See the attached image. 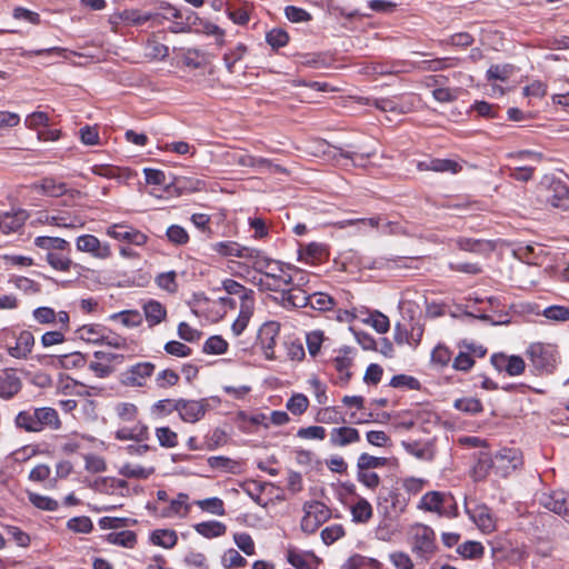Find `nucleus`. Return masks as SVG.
I'll list each match as a JSON object with an SVG mask.
<instances>
[{
	"label": "nucleus",
	"mask_w": 569,
	"mask_h": 569,
	"mask_svg": "<svg viewBox=\"0 0 569 569\" xmlns=\"http://www.w3.org/2000/svg\"><path fill=\"white\" fill-rule=\"evenodd\" d=\"M390 386L393 388H406L409 390H419L421 385L420 381L412 377L407 375H396L390 380Z\"/></svg>",
	"instance_id": "obj_62"
},
{
	"label": "nucleus",
	"mask_w": 569,
	"mask_h": 569,
	"mask_svg": "<svg viewBox=\"0 0 569 569\" xmlns=\"http://www.w3.org/2000/svg\"><path fill=\"white\" fill-rule=\"evenodd\" d=\"M28 218L29 213L24 209L2 212L0 213V229L6 234L17 232L23 227Z\"/></svg>",
	"instance_id": "obj_20"
},
{
	"label": "nucleus",
	"mask_w": 569,
	"mask_h": 569,
	"mask_svg": "<svg viewBox=\"0 0 569 569\" xmlns=\"http://www.w3.org/2000/svg\"><path fill=\"white\" fill-rule=\"evenodd\" d=\"M33 346V335L29 330H22L17 337L16 345L8 348V353L17 359H27Z\"/></svg>",
	"instance_id": "obj_24"
},
{
	"label": "nucleus",
	"mask_w": 569,
	"mask_h": 569,
	"mask_svg": "<svg viewBox=\"0 0 569 569\" xmlns=\"http://www.w3.org/2000/svg\"><path fill=\"white\" fill-rule=\"evenodd\" d=\"M459 59L452 57L437 58L428 61H423V69L428 71H440L448 68H453L458 64Z\"/></svg>",
	"instance_id": "obj_57"
},
{
	"label": "nucleus",
	"mask_w": 569,
	"mask_h": 569,
	"mask_svg": "<svg viewBox=\"0 0 569 569\" xmlns=\"http://www.w3.org/2000/svg\"><path fill=\"white\" fill-rule=\"evenodd\" d=\"M108 541L126 548H132L137 542V535L131 530L111 532L108 535Z\"/></svg>",
	"instance_id": "obj_52"
},
{
	"label": "nucleus",
	"mask_w": 569,
	"mask_h": 569,
	"mask_svg": "<svg viewBox=\"0 0 569 569\" xmlns=\"http://www.w3.org/2000/svg\"><path fill=\"white\" fill-rule=\"evenodd\" d=\"M150 540L156 546L170 549L177 545L178 536L177 532L171 529H157L151 532Z\"/></svg>",
	"instance_id": "obj_36"
},
{
	"label": "nucleus",
	"mask_w": 569,
	"mask_h": 569,
	"mask_svg": "<svg viewBox=\"0 0 569 569\" xmlns=\"http://www.w3.org/2000/svg\"><path fill=\"white\" fill-rule=\"evenodd\" d=\"M540 505L559 515L567 523H569V493L562 490H556L550 493H542Z\"/></svg>",
	"instance_id": "obj_15"
},
{
	"label": "nucleus",
	"mask_w": 569,
	"mask_h": 569,
	"mask_svg": "<svg viewBox=\"0 0 569 569\" xmlns=\"http://www.w3.org/2000/svg\"><path fill=\"white\" fill-rule=\"evenodd\" d=\"M32 187L49 197H61L68 193L67 184L64 182H58L53 178H43L39 183H34Z\"/></svg>",
	"instance_id": "obj_33"
},
{
	"label": "nucleus",
	"mask_w": 569,
	"mask_h": 569,
	"mask_svg": "<svg viewBox=\"0 0 569 569\" xmlns=\"http://www.w3.org/2000/svg\"><path fill=\"white\" fill-rule=\"evenodd\" d=\"M228 349V342L221 336H211L203 345V352L209 355H223Z\"/></svg>",
	"instance_id": "obj_59"
},
{
	"label": "nucleus",
	"mask_w": 569,
	"mask_h": 569,
	"mask_svg": "<svg viewBox=\"0 0 569 569\" xmlns=\"http://www.w3.org/2000/svg\"><path fill=\"white\" fill-rule=\"evenodd\" d=\"M457 247L462 251L473 253H485L493 250V246L489 240L473 239L468 237H458L456 239Z\"/></svg>",
	"instance_id": "obj_31"
},
{
	"label": "nucleus",
	"mask_w": 569,
	"mask_h": 569,
	"mask_svg": "<svg viewBox=\"0 0 569 569\" xmlns=\"http://www.w3.org/2000/svg\"><path fill=\"white\" fill-rule=\"evenodd\" d=\"M372 507L365 498H359L351 507L352 521L356 523H367L372 518Z\"/></svg>",
	"instance_id": "obj_38"
},
{
	"label": "nucleus",
	"mask_w": 569,
	"mask_h": 569,
	"mask_svg": "<svg viewBox=\"0 0 569 569\" xmlns=\"http://www.w3.org/2000/svg\"><path fill=\"white\" fill-rule=\"evenodd\" d=\"M156 437L159 445L163 448H174L178 446V433L169 427L156 428Z\"/></svg>",
	"instance_id": "obj_55"
},
{
	"label": "nucleus",
	"mask_w": 569,
	"mask_h": 569,
	"mask_svg": "<svg viewBox=\"0 0 569 569\" xmlns=\"http://www.w3.org/2000/svg\"><path fill=\"white\" fill-rule=\"evenodd\" d=\"M476 361L465 349H459L458 355L452 359V368L457 371L469 372Z\"/></svg>",
	"instance_id": "obj_58"
},
{
	"label": "nucleus",
	"mask_w": 569,
	"mask_h": 569,
	"mask_svg": "<svg viewBox=\"0 0 569 569\" xmlns=\"http://www.w3.org/2000/svg\"><path fill=\"white\" fill-rule=\"evenodd\" d=\"M142 310L150 328L160 325L167 318V309L158 300H148L143 303Z\"/></svg>",
	"instance_id": "obj_27"
},
{
	"label": "nucleus",
	"mask_w": 569,
	"mask_h": 569,
	"mask_svg": "<svg viewBox=\"0 0 569 569\" xmlns=\"http://www.w3.org/2000/svg\"><path fill=\"white\" fill-rule=\"evenodd\" d=\"M119 19L130 26L140 27L151 21L153 27L161 26L167 17L160 12L126 9L119 13Z\"/></svg>",
	"instance_id": "obj_17"
},
{
	"label": "nucleus",
	"mask_w": 569,
	"mask_h": 569,
	"mask_svg": "<svg viewBox=\"0 0 569 569\" xmlns=\"http://www.w3.org/2000/svg\"><path fill=\"white\" fill-rule=\"evenodd\" d=\"M212 250L222 257H238L241 258L243 246L236 241L227 240L216 242L211 246Z\"/></svg>",
	"instance_id": "obj_42"
},
{
	"label": "nucleus",
	"mask_w": 569,
	"mask_h": 569,
	"mask_svg": "<svg viewBox=\"0 0 569 569\" xmlns=\"http://www.w3.org/2000/svg\"><path fill=\"white\" fill-rule=\"evenodd\" d=\"M156 366L152 362H138L128 368L121 376V382L127 387H144L153 375Z\"/></svg>",
	"instance_id": "obj_13"
},
{
	"label": "nucleus",
	"mask_w": 569,
	"mask_h": 569,
	"mask_svg": "<svg viewBox=\"0 0 569 569\" xmlns=\"http://www.w3.org/2000/svg\"><path fill=\"white\" fill-rule=\"evenodd\" d=\"M492 367L498 371H505L507 375L515 377L521 375L526 369V362L520 356H507L498 352L490 358Z\"/></svg>",
	"instance_id": "obj_18"
},
{
	"label": "nucleus",
	"mask_w": 569,
	"mask_h": 569,
	"mask_svg": "<svg viewBox=\"0 0 569 569\" xmlns=\"http://www.w3.org/2000/svg\"><path fill=\"white\" fill-rule=\"evenodd\" d=\"M401 445L409 455L416 457L417 459L425 461H432L435 459L436 450L433 443L430 441H402Z\"/></svg>",
	"instance_id": "obj_25"
},
{
	"label": "nucleus",
	"mask_w": 569,
	"mask_h": 569,
	"mask_svg": "<svg viewBox=\"0 0 569 569\" xmlns=\"http://www.w3.org/2000/svg\"><path fill=\"white\" fill-rule=\"evenodd\" d=\"M457 552L466 559H479L485 553L483 546L478 541H466L458 546Z\"/></svg>",
	"instance_id": "obj_46"
},
{
	"label": "nucleus",
	"mask_w": 569,
	"mask_h": 569,
	"mask_svg": "<svg viewBox=\"0 0 569 569\" xmlns=\"http://www.w3.org/2000/svg\"><path fill=\"white\" fill-rule=\"evenodd\" d=\"M309 407V399L303 393H293L287 401L286 408L293 416L303 415Z\"/></svg>",
	"instance_id": "obj_49"
},
{
	"label": "nucleus",
	"mask_w": 569,
	"mask_h": 569,
	"mask_svg": "<svg viewBox=\"0 0 569 569\" xmlns=\"http://www.w3.org/2000/svg\"><path fill=\"white\" fill-rule=\"evenodd\" d=\"M306 300L303 308H310L320 312L330 311L336 306V300L331 296L317 290L309 292V297Z\"/></svg>",
	"instance_id": "obj_28"
},
{
	"label": "nucleus",
	"mask_w": 569,
	"mask_h": 569,
	"mask_svg": "<svg viewBox=\"0 0 569 569\" xmlns=\"http://www.w3.org/2000/svg\"><path fill=\"white\" fill-rule=\"evenodd\" d=\"M543 191V198L551 207L568 209L569 208V184L557 177L546 176L540 183Z\"/></svg>",
	"instance_id": "obj_7"
},
{
	"label": "nucleus",
	"mask_w": 569,
	"mask_h": 569,
	"mask_svg": "<svg viewBox=\"0 0 569 569\" xmlns=\"http://www.w3.org/2000/svg\"><path fill=\"white\" fill-rule=\"evenodd\" d=\"M180 376L172 369H164L158 372L154 382L159 389H168L178 385Z\"/></svg>",
	"instance_id": "obj_54"
},
{
	"label": "nucleus",
	"mask_w": 569,
	"mask_h": 569,
	"mask_svg": "<svg viewBox=\"0 0 569 569\" xmlns=\"http://www.w3.org/2000/svg\"><path fill=\"white\" fill-rule=\"evenodd\" d=\"M154 472V468H144L141 466H134L131 463L123 465L119 473L127 478H134V479H147Z\"/></svg>",
	"instance_id": "obj_48"
},
{
	"label": "nucleus",
	"mask_w": 569,
	"mask_h": 569,
	"mask_svg": "<svg viewBox=\"0 0 569 569\" xmlns=\"http://www.w3.org/2000/svg\"><path fill=\"white\" fill-rule=\"evenodd\" d=\"M76 247L78 251L90 253L98 259H108L112 254L109 243H101L93 234H82L78 237Z\"/></svg>",
	"instance_id": "obj_19"
},
{
	"label": "nucleus",
	"mask_w": 569,
	"mask_h": 569,
	"mask_svg": "<svg viewBox=\"0 0 569 569\" xmlns=\"http://www.w3.org/2000/svg\"><path fill=\"white\" fill-rule=\"evenodd\" d=\"M28 499L36 508L41 509V510L54 511L59 507V503L57 500H54L48 496H42V495H39L36 492H28Z\"/></svg>",
	"instance_id": "obj_53"
},
{
	"label": "nucleus",
	"mask_w": 569,
	"mask_h": 569,
	"mask_svg": "<svg viewBox=\"0 0 569 569\" xmlns=\"http://www.w3.org/2000/svg\"><path fill=\"white\" fill-rule=\"evenodd\" d=\"M116 415L121 422H136L132 427H120L114 432V438L120 441L133 440L143 442L149 440V428L146 423L137 420L139 409L134 403L119 402L114 408Z\"/></svg>",
	"instance_id": "obj_3"
},
{
	"label": "nucleus",
	"mask_w": 569,
	"mask_h": 569,
	"mask_svg": "<svg viewBox=\"0 0 569 569\" xmlns=\"http://www.w3.org/2000/svg\"><path fill=\"white\" fill-rule=\"evenodd\" d=\"M106 233L120 242L138 247L144 246L148 241L146 233L126 223H113L107 228Z\"/></svg>",
	"instance_id": "obj_12"
},
{
	"label": "nucleus",
	"mask_w": 569,
	"mask_h": 569,
	"mask_svg": "<svg viewBox=\"0 0 569 569\" xmlns=\"http://www.w3.org/2000/svg\"><path fill=\"white\" fill-rule=\"evenodd\" d=\"M417 168L420 171H436V172H450V173H458L462 170V166L452 159H429L425 161H419L417 164Z\"/></svg>",
	"instance_id": "obj_23"
},
{
	"label": "nucleus",
	"mask_w": 569,
	"mask_h": 569,
	"mask_svg": "<svg viewBox=\"0 0 569 569\" xmlns=\"http://www.w3.org/2000/svg\"><path fill=\"white\" fill-rule=\"evenodd\" d=\"M412 552L420 559L429 561L437 551L436 533L427 525L417 523L411 528Z\"/></svg>",
	"instance_id": "obj_6"
},
{
	"label": "nucleus",
	"mask_w": 569,
	"mask_h": 569,
	"mask_svg": "<svg viewBox=\"0 0 569 569\" xmlns=\"http://www.w3.org/2000/svg\"><path fill=\"white\" fill-rule=\"evenodd\" d=\"M266 41L272 50H279L289 42V34L281 28H273L266 33Z\"/></svg>",
	"instance_id": "obj_50"
},
{
	"label": "nucleus",
	"mask_w": 569,
	"mask_h": 569,
	"mask_svg": "<svg viewBox=\"0 0 569 569\" xmlns=\"http://www.w3.org/2000/svg\"><path fill=\"white\" fill-rule=\"evenodd\" d=\"M166 236L168 240L174 246H184L189 241V234L187 230L179 224L170 226L166 231Z\"/></svg>",
	"instance_id": "obj_60"
},
{
	"label": "nucleus",
	"mask_w": 569,
	"mask_h": 569,
	"mask_svg": "<svg viewBox=\"0 0 569 569\" xmlns=\"http://www.w3.org/2000/svg\"><path fill=\"white\" fill-rule=\"evenodd\" d=\"M46 261L51 268L58 271H69L72 266H76L68 254L63 251H49L46 256Z\"/></svg>",
	"instance_id": "obj_39"
},
{
	"label": "nucleus",
	"mask_w": 569,
	"mask_h": 569,
	"mask_svg": "<svg viewBox=\"0 0 569 569\" xmlns=\"http://www.w3.org/2000/svg\"><path fill=\"white\" fill-rule=\"evenodd\" d=\"M34 244L49 251H70V243L59 237L41 236L34 239Z\"/></svg>",
	"instance_id": "obj_37"
},
{
	"label": "nucleus",
	"mask_w": 569,
	"mask_h": 569,
	"mask_svg": "<svg viewBox=\"0 0 569 569\" xmlns=\"http://www.w3.org/2000/svg\"><path fill=\"white\" fill-rule=\"evenodd\" d=\"M94 488L96 490L107 495H113L118 489L126 490V492H120L122 497L127 496L129 490L128 482L126 480L113 477H103L98 479L94 482Z\"/></svg>",
	"instance_id": "obj_32"
},
{
	"label": "nucleus",
	"mask_w": 569,
	"mask_h": 569,
	"mask_svg": "<svg viewBox=\"0 0 569 569\" xmlns=\"http://www.w3.org/2000/svg\"><path fill=\"white\" fill-rule=\"evenodd\" d=\"M280 333V326L276 321L264 322L257 336V343L262 349L264 357L269 360L274 359L276 340Z\"/></svg>",
	"instance_id": "obj_16"
},
{
	"label": "nucleus",
	"mask_w": 569,
	"mask_h": 569,
	"mask_svg": "<svg viewBox=\"0 0 569 569\" xmlns=\"http://www.w3.org/2000/svg\"><path fill=\"white\" fill-rule=\"evenodd\" d=\"M453 407L468 415H477L483 410L481 401L473 397L456 399Z\"/></svg>",
	"instance_id": "obj_47"
},
{
	"label": "nucleus",
	"mask_w": 569,
	"mask_h": 569,
	"mask_svg": "<svg viewBox=\"0 0 569 569\" xmlns=\"http://www.w3.org/2000/svg\"><path fill=\"white\" fill-rule=\"evenodd\" d=\"M111 320L119 319L124 327L134 328L142 323V316L138 310H122L120 312L112 313Z\"/></svg>",
	"instance_id": "obj_45"
},
{
	"label": "nucleus",
	"mask_w": 569,
	"mask_h": 569,
	"mask_svg": "<svg viewBox=\"0 0 569 569\" xmlns=\"http://www.w3.org/2000/svg\"><path fill=\"white\" fill-rule=\"evenodd\" d=\"M241 259H246L251 262L252 268L259 273L264 269H269L274 261L273 259L266 256L262 250L244 246L242 249Z\"/></svg>",
	"instance_id": "obj_26"
},
{
	"label": "nucleus",
	"mask_w": 569,
	"mask_h": 569,
	"mask_svg": "<svg viewBox=\"0 0 569 569\" xmlns=\"http://www.w3.org/2000/svg\"><path fill=\"white\" fill-rule=\"evenodd\" d=\"M203 511H207L212 515L223 516L226 513L224 503L218 497L207 498L203 500H198L196 502Z\"/></svg>",
	"instance_id": "obj_61"
},
{
	"label": "nucleus",
	"mask_w": 569,
	"mask_h": 569,
	"mask_svg": "<svg viewBox=\"0 0 569 569\" xmlns=\"http://www.w3.org/2000/svg\"><path fill=\"white\" fill-rule=\"evenodd\" d=\"M9 282L26 295H37L41 291L40 283L23 276H12Z\"/></svg>",
	"instance_id": "obj_43"
},
{
	"label": "nucleus",
	"mask_w": 569,
	"mask_h": 569,
	"mask_svg": "<svg viewBox=\"0 0 569 569\" xmlns=\"http://www.w3.org/2000/svg\"><path fill=\"white\" fill-rule=\"evenodd\" d=\"M406 507L407 501L397 489L380 491L377 508L385 517L397 516L403 512Z\"/></svg>",
	"instance_id": "obj_11"
},
{
	"label": "nucleus",
	"mask_w": 569,
	"mask_h": 569,
	"mask_svg": "<svg viewBox=\"0 0 569 569\" xmlns=\"http://www.w3.org/2000/svg\"><path fill=\"white\" fill-rule=\"evenodd\" d=\"M388 458L361 453L357 461V469H377L387 466Z\"/></svg>",
	"instance_id": "obj_56"
},
{
	"label": "nucleus",
	"mask_w": 569,
	"mask_h": 569,
	"mask_svg": "<svg viewBox=\"0 0 569 569\" xmlns=\"http://www.w3.org/2000/svg\"><path fill=\"white\" fill-rule=\"evenodd\" d=\"M22 382L13 369H4L0 375V398L9 400L20 392Z\"/></svg>",
	"instance_id": "obj_21"
},
{
	"label": "nucleus",
	"mask_w": 569,
	"mask_h": 569,
	"mask_svg": "<svg viewBox=\"0 0 569 569\" xmlns=\"http://www.w3.org/2000/svg\"><path fill=\"white\" fill-rule=\"evenodd\" d=\"M289 283L282 298L276 300L286 309L303 308L309 292L315 290L312 286L311 274L302 269L288 264Z\"/></svg>",
	"instance_id": "obj_1"
},
{
	"label": "nucleus",
	"mask_w": 569,
	"mask_h": 569,
	"mask_svg": "<svg viewBox=\"0 0 569 569\" xmlns=\"http://www.w3.org/2000/svg\"><path fill=\"white\" fill-rule=\"evenodd\" d=\"M209 409V400L206 398L200 400L178 399L177 412L179 418L187 423H196L200 421Z\"/></svg>",
	"instance_id": "obj_10"
},
{
	"label": "nucleus",
	"mask_w": 569,
	"mask_h": 569,
	"mask_svg": "<svg viewBox=\"0 0 569 569\" xmlns=\"http://www.w3.org/2000/svg\"><path fill=\"white\" fill-rule=\"evenodd\" d=\"M156 283L160 289L169 293H176L179 288L177 282V272L171 270L168 272L159 273L156 277Z\"/></svg>",
	"instance_id": "obj_51"
},
{
	"label": "nucleus",
	"mask_w": 569,
	"mask_h": 569,
	"mask_svg": "<svg viewBox=\"0 0 569 569\" xmlns=\"http://www.w3.org/2000/svg\"><path fill=\"white\" fill-rule=\"evenodd\" d=\"M452 360V352L450 349L443 345H438L431 352V361L433 365L439 366L441 368L449 365Z\"/></svg>",
	"instance_id": "obj_63"
},
{
	"label": "nucleus",
	"mask_w": 569,
	"mask_h": 569,
	"mask_svg": "<svg viewBox=\"0 0 569 569\" xmlns=\"http://www.w3.org/2000/svg\"><path fill=\"white\" fill-rule=\"evenodd\" d=\"M352 365V359L348 356H337L333 359V366L335 369L339 372V379L337 383L341 386L348 385V382L351 379V372L349 371L350 367Z\"/></svg>",
	"instance_id": "obj_40"
},
{
	"label": "nucleus",
	"mask_w": 569,
	"mask_h": 569,
	"mask_svg": "<svg viewBox=\"0 0 569 569\" xmlns=\"http://www.w3.org/2000/svg\"><path fill=\"white\" fill-rule=\"evenodd\" d=\"M465 510L483 533H491L496 530V519L488 506L476 501H466Z\"/></svg>",
	"instance_id": "obj_9"
},
{
	"label": "nucleus",
	"mask_w": 569,
	"mask_h": 569,
	"mask_svg": "<svg viewBox=\"0 0 569 569\" xmlns=\"http://www.w3.org/2000/svg\"><path fill=\"white\" fill-rule=\"evenodd\" d=\"M360 433L353 427H336L330 431L329 442L332 447H346L360 441Z\"/></svg>",
	"instance_id": "obj_22"
},
{
	"label": "nucleus",
	"mask_w": 569,
	"mask_h": 569,
	"mask_svg": "<svg viewBox=\"0 0 569 569\" xmlns=\"http://www.w3.org/2000/svg\"><path fill=\"white\" fill-rule=\"evenodd\" d=\"M260 274L254 282L259 290L278 292L279 298H282L290 280L288 264L274 260L272 266L261 271Z\"/></svg>",
	"instance_id": "obj_5"
},
{
	"label": "nucleus",
	"mask_w": 569,
	"mask_h": 569,
	"mask_svg": "<svg viewBox=\"0 0 569 569\" xmlns=\"http://www.w3.org/2000/svg\"><path fill=\"white\" fill-rule=\"evenodd\" d=\"M527 356L539 375L553 373L559 360L557 347L550 343H531L527 349Z\"/></svg>",
	"instance_id": "obj_4"
},
{
	"label": "nucleus",
	"mask_w": 569,
	"mask_h": 569,
	"mask_svg": "<svg viewBox=\"0 0 569 569\" xmlns=\"http://www.w3.org/2000/svg\"><path fill=\"white\" fill-rule=\"evenodd\" d=\"M303 517L301 519V530L306 533H315L325 522L331 518V510L323 502L310 500L303 503Z\"/></svg>",
	"instance_id": "obj_8"
},
{
	"label": "nucleus",
	"mask_w": 569,
	"mask_h": 569,
	"mask_svg": "<svg viewBox=\"0 0 569 569\" xmlns=\"http://www.w3.org/2000/svg\"><path fill=\"white\" fill-rule=\"evenodd\" d=\"M188 499L189 496L187 493H178L177 498L172 499L170 505L162 510L161 516L164 518H170L173 516H186L190 509Z\"/></svg>",
	"instance_id": "obj_34"
},
{
	"label": "nucleus",
	"mask_w": 569,
	"mask_h": 569,
	"mask_svg": "<svg viewBox=\"0 0 569 569\" xmlns=\"http://www.w3.org/2000/svg\"><path fill=\"white\" fill-rule=\"evenodd\" d=\"M79 339L93 343L102 345L103 335L107 333V327L99 323L84 325L76 331Z\"/></svg>",
	"instance_id": "obj_29"
},
{
	"label": "nucleus",
	"mask_w": 569,
	"mask_h": 569,
	"mask_svg": "<svg viewBox=\"0 0 569 569\" xmlns=\"http://www.w3.org/2000/svg\"><path fill=\"white\" fill-rule=\"evenodd\" d=\"M177 408L178 399H161L151 406L150 412L154 418L160 419L177 411Z\"/></svg>",
	"instance_id": "obj_41"
},
{
	"label": "nucleus",
	"mask_w": 569,
	"mask_h": 569,
	"mask_svg": "<svg viewBox=\"0 0 569 569\" xmlns=\"http://www.w3.org/2000/svg\"><path fill=\"white\" fill-rule=\"evenodd\" d=\"M316 421L320 423H343L346 419L341 412L338 411L336 407H326L320 409L316 415Z\"/></svg>",
	"instance_id": "obj_44"
},
{
	"label": "nucleus",
	"mask_w": 569,
	"mask_h": 569,
	"mask_svg": "<svg viewBox=\"0 0 569 569\" xmlns=\"http://www.w3.org/2000/svg\"><path fill=\"white\" fill-rule=\"evenodd\" d=\"M490 463L491 468L497 469L498 471H501L503 476H507L522 463V458L519 450L513 448H502L490 459Z\"/></svg>",
	"instance_id": "obj_14"
},
{
	"label": "nucleus",
	"mask_w": 569,
	"mask_h": 569,
	"mask_svg": "<svg viewBox=\"0 0 569 569\" xmlns=\"http://www.w3.org/2000/svg\"><path fill=\"white\" fill-rule=\"evenodd\" d=\"M447 492L428 491L425 493L418 505V508L428 512H436L440 516Z\"/></svg>",
	"instance_id": "obj_30"
},
{
	"label": "nucleus",
	"mask_w": 569,
	"mask_h": 569,
	"mask_svg": "<svg viewBox=\"0 0 569 569\" xmlns=\"http://www.w3.org/2000/svg\"><path fill=\"white\" fill-rule=\"evenodd\" d=\"M61 367L64 369L82 368L87 363L86 356L79 351L60 357Z\"/></svg>",
	"instance_id": "obj_64"
},
{
	"label": "nucleus",
	"mask_w": 569,
	"mask_h": 569,
	"mask_svg": "<svg viewBox=\"0 0 569 569\" xmlns=\"http://www.w3.org/2000/svg\"><path fill=\"white\" fill-rule=\"evenodd\" d=\"M19 429L27 432H40L44 429L58 430L61 428L59 413L54 408L40 407L20 411L14 419Z\"/></svg>",
	"instance_id": "obj_2"
},
{
	"label": "nucleus",
	"mask_w": 569,
	"mask_h": 569,
	"mask_svg": "<svg viewBox=\"0 0 569 569\" xmlns=\"http://www.w3.org/2000/svg\"><path fill=\"white\" fill-rule=\"evenodd\" d=\"M193 528L199 535L208 539L223 536L227 531L226 525L217 520L199 522Z\"/></svg>",
	"instance_id": "obj_35"
}]
</instances>
